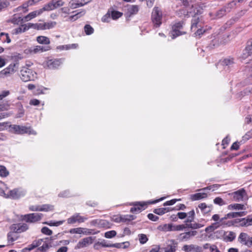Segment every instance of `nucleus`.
I'll list each match as a JSON object with an SVG mask.
<instances>
[{
    "mask_svg": "<svg viewBox=\"0 0 252 252\" xmlns=\"http://www.w3.org/2000/svg\"><path fill=\"white\" fill-rule=\"evenodd\" d=\"M20 78L24 82L33 81L37 78V74L32 69L24 66L20 71Z\"/></svg>",
    "mask_w": 252,
    "mask_h": 252,
    "instance_id": "1",
    "label": "nucleus"
},
{
    "mask_svg": "<svg viewBox=\"0 0 252 252\" xmlns=\"http://www.w3.org/2000/svg\"><path fill=\"white\" fill-rule=\"evenodd\" d=\"M9 128L11 132L16 134L29 133L31 134H36V132L32 129L31 127L13 125L10 126Z\"/></svg>",
    "mask_w": 252,
    "mask_h": 252,
    "instance_id": "2",
    "label": "nucleus"
},
{
    "mask_svg": "<svg viewBox=\"0 0 252 252\" xmlns=\"http://www.w3.org/2000/svg\"><path fill=\"white\" fill-rule=\"evenodd\" d=\"M18 68V63H10L7 67L0 72V77L4 78L10 76L14 74Z\"/></svg>",
    "mask_w": 252,
    "mask_h": 252,
    "instance_id": "3",
    "label": "nucleus"
},
{
    "mask_svg": "<svg viewBox=\"0 0 252 252\" xmlns=\"http://www.w3.org/2000/svg\"><path fill=\"white\" fill-rule=\"evenodd\" d=\"M153 22L156 27H158L161 23L162 12L158 7H154L152 13Z\"/></svg>",
    "mask_w": 252,
    "mask_h": 252,
    "instance_id": "4",
    "label": "nucleus"
},
{
    "mask_svg": "<svg viewBox=\"0 0 252 252\" xmlns=\"http://www.w3.org/2000/svg\"><path fill=\"white\" fill-rule=\"evenodd\" d=\"M39 245L35 252H47L50 246V240L48 238L39 239Z\"/></svg>",
    "mask_w": 252,
    "mask_h": 252,
    "instance_id": "5",
    "label": "nucleus"
},
{
    "mask_svg": "<svg viewBox=\"0 0 252 252\" xmlns=\"http://www.w3.org/2000/svg\"><path fill=\"white\" fill-rule=\"evenodd\" d=\"M50 49L49 46L43 47L42 46L37 45L31 47L26 49L25 50V53L27 54H35L38 53H42L43 52L47 51Z\"/></svg>",
    "mask_w": 252,
    "mask_h": 252,
    "instance_id": "6",
    "label": "nucleus"
},
{
    "mask_svg": "<svg viewBox=\"0 0 252 252\" xmlns=\"http://www.w3.org/2000/svg\"><path fill=\"white\" fill-rule=\"evenodd\" d=\"M182 28L183 23L180 22L176 23L173 26L172 30L170 33L172 39L186 33L185 32L181 31Z\"/></svg>",
    "mask_w": 252,
    "mask_h": 252,
    "instance_id": "7",
    "label": "nucleus"
},
{
    "mask_svg": "<svg viewBox=\"0 0 252 252\" xmlns=\"http://www.w3.org/2000/svg\"><path fill=\"white\" fill-rule=\"evenodd\" d=\"M233 199L235 201H243L248 199L246 190L244 189H240L232 193Z\"/></svg>",
    "mask_w": 252,
    "mask_h": 252,
    "instance_id": "8",
    "label": "nucleus"
},
{
    "mask_svg": "<svg viewBox=\"0 0 252 252\" xmlns=\"http://www.w3.org/2000/svg\"><path fill=\"white\" fill-rule=\"evenodd\" d=\"M53 209L54 206L50 204H43L42 205H32L29 207V210L31 211L48 212L52 211Z\"/></svg>",
    "mask_w": 252,
    "mask_h": 252,
    "instance_id": "9",
    "label": "nucleus"
},
{
    "mask_svg": "<svg viewBox=\"0 0 252 252\" xmlns=\"http://www.w3.org/2000/svg\"><path fill=\"white\" fill-rule=\"evenodd\" d=\"M43 214L41 213H32L24 215L23 219L27 222H35L40 220Z\"/></svg>",
    "mask_w": 252,
    "mask_h": 252,
    "instance_id": "10",
    "label": "nucleus"
},
{
    "mask_svg": "<svg viewBox=\"0 0 252 252\" xmlns=\"http://www.w3.org/2000/svg\"><path fill=\"white\" fill-rule=\"evenodd\" d=\"M25 191L20 189H15L9 191L6 196V198L9 197L12 199H18L21 196L25 195Z\"/></svg>",
    "mask_w": 252,
    "mask_h": 252,
    "instance_id": "11",
    "label": "nucleus"
},
{
    "mask_svg": "<svg viewBox=\"0 0 252 252\" xmlns=\"http://www.w3.org/2000/svg\"><path fill=\"white\" fill-rule=\"evenodd\" d=\"M87 220V218L81 216L79 213H76L67 220L68 224L82 223Z\"/></svg>",
    "mask_w": 252,
    "mask_h": 252,
    "instance_id": "12",
    "label": "nucleus"
},
{
    "mask_svg": "<svg viewBox=\"0 0 252 252\" xmlns=\"http://www.w3.org/2000/svg\"><path fill=\"white\" fill-rule=\"evenodd\" d=\"M63 60V59H51L45 63V65L49 69H55L58 68L62 63Z\"/></svg>",
    "mask_w": 252,
    "mask_h": 252,
    "instance_id": "13",
    "label": "nucleus"
},
{
    "mask_svg": "<svg viewBox=\"0 0 252 252\" xmlns=\"http://www.w3.org/2000/svg\"><path fill=\"white\" fill-rule=\"evenodd\" d=\"M94 238L88 237L80 240L76 246V249H81L87 247L93 243Z\"/></svg>",
    "mask_w": 252,
    "mask_h": 252,
    "instance_id": "14",
    "label": "nucleus"
},
{
    "mask_svg": "<svg viewBox=\"0 0 252 252\" xmlns=\"http://www.w3.org/2000/svg\"><path fill=\"white\" fill-rule=\"evenodd\" d=\"M242 58L243 59L252 60V40L248 42L247 46L243 51Z\"/></svg>",
    "mask_w": 252,
    "mask_h": 252,
    "instance_id": "15",
    "label": "nucleus"
},
{
    "mask_svg": "<svg viewBox=\"0 0 252 252\" xmlns=\"http://www.w3.org/2000/svg\"><path fill=\"white\" fill-rule=\"evenodd\" d=\"M147 203L145 202H135L133 203V207L130 209V212L132 213L137 214L145 209V206Z\"/></svg>",
    "mask_w": 252,
    "mask_h": 252,
    "instance_id": "16",
    "label": "nucleus"
},
{
    "mask_svg": "<svg viewBox=\"0 0 252 252\" xmlns=\"http://www.w3.org/2000/svg\"><path fill=\"white\" fill-rule=\"evenodd\" d=\"M197 232L196 231H190L181 233L178 237L181 241H187L189 240L192 237L196 235Z\"/></svg>",
    "mask_w": 252,
    "mask_h": 252,
    "instance_id": "17",
    "label": "nucleus"
},
{
    "mask_svg": "<svg viewBox=\"0 0 252 252\" xmlns=\"http://www.w3.org/2000/svg\"><path fill=\"white\" fill-rule=\"evenodd\" d=\"M134 219V217L131 215H126L124 217L114 215L111 217V220L116 222H120L121 221H126V220H130Z\"/></svg>",
    "mask_w": 252,
    "mask_h": 252,
    "instance_id": "18",
    "label": "nucleus"
},
{
    "mask_svg": "<svg viewBox=\"0 0 252 252\" xmlns=\"http://www.w3.org/2000/svg\"><path fill=\"white\" fill-rule=\"evenodd\" d=\"M182 250L185 252H202V248L194 245H186L182 248Z\"/></svg>",
    "mask_w": 252,
    "mask_h": 252,
    "instance_id": "19",
    "label": "nucleus"
},
{
    "mask_svg": "<svg viewBox=\"0 0 252 252\" xmlns=\"http://www.w3.org/2000/svg\"><path fill=\"white\" fill-rule=\"evenodd\" d=\"M250 237L246 233H241L238 237L239 242L245 246L248 247Z\"/></svg>",
    "mask_w": 252,
    "mask_h": 252,
    "instance_id": "20",
    "label": "nucleus"
},
{
    "mask_svg": "<svg viewBox=\"0 0 252 252\" xmlns=\"http://www.w3.org/2000/svg\"><path fill=\"white\" fill-rule=\"evenodd\" d=\"M13 228L16 233H22L28 229V226L26 223H19L14 224Z\"/></svg>",
    "mask_w": 252,
    "mask_h": 252,
    "instance_id": "21",
    "label": "nucleus"
},
{
    "mask_svg": "<svg viewBox=\"0 0 252 252\" xmlns=\"http://www.w3.org/2000/svg\"><path fill=\"white\" fill-rule=\"evenodd\" d=\"M246 213L245 212H232L227 214L225 217L224 218H222L220 220V221H223L224 220H225L227 218H236L238 217H242L245 216Z\"/></svg>",
    "mask_w": 252,
    "mask_h": 252,
    "instance_id": "22",
    "label": "nucleus"
},
{
    "mask_svg": "<svg viewBox=\"0 0 252 252\" xmlns=\"http://www.w3.org/2000/svg\"><path fill=\"white\" fill-rule=\"evenodd\" d=\"M42 14V11L40 9L36 10L30 13L28 15L25 16L24 18V22H27L31 19L36 17L37 16Z\"/></svg>",
    "mask_w": 252,
    "mask_h": 252,
    "instance_id": "23",
    "label": "nucleus"
},
{
    "mask_svg": "<svg viewBox=\"0 0 252 252\" xmlns=\"http://www.w3.org/2000/svg\"><path fill=\"white\" fill-rule=\"evenodd\" d=\"M97 223L99 226L105 228H109L111 227V224L106 220H95L92 221V223Z\"/></svg>",
    "mask_w": 252,
    "mask_h": 252,
    "instance_id": "24",
    "label": "nucleus"
},
{
    "mask_svg": "<svg viewBox=\"0 0 252 252\" xmlns=\"http://www.w3.org/2000/svg\"><path fill=\"white\" fill-rule=\"evenodd\" d=\"M207 197V194L205 192H198L190 195V199L195 201L205 198Z\"/></svg>",
    "mask_w": 252,
    "mask_h": 252,
    "instance_id": "25",
    "label": "nucleus"
},
{
    "mask_svg": "<svg viewBox=\"0 0 252 252\" xmlns=\"http://www.w3.org/2000/svg\"><path fill=\"white\" fill-rule=\"evenodd\" d=\"M172 223L169 224H162L158 225L157 227V229L160 231L168 232L172 231Z\"/></svg>",
    "mask_w": 252,
    "mask_h": 252,
    "instance_id": "26",
    "label": "nucleus"
},
{
    "mask_svg": "<svg viewBox=\"0 0 252 252\" xmlns=\"http://www.w3.org/2000/svg\"><path fill=\"white\" fill-rule=\"evenodd\" d=\"M87 3V2H82V0H72L70 1L69 4L71 8L74 9L77 7L83 6Z\"/></svg>",
    "mask_w": 252,
    "mask_h": 252,
    "instance_id": "27",
    "label": "nucleus"
},
{
    "mask_svg": "<svg viewBox=\"0 0 252 252\" xmlns=\"http://www.w3.org/2000/svg\"><path fill=\"white\" fill-rule=\"evenodd\" d=\"M39 241H37V240H34L32 242V243L28 245V247L24 248L22 250V252H29L34 249L37 248V246L39 245Z\"/></svg>",
    "mask_w": 252,
    "mask_h": 252,
    "instance_id": "28",
    "label": "nucleus"
},
{
    "mask_svg": "<svg viewBox=\"0 0 252 252\" xmlns=\"http://www.w3.org/2000/svg\"><path fill=\"white\" fill-rule=\"evenodd\" d=\"M198 208L201 210L203 214H207L212 210V206H208L205 203H202L199 204Z\"/></svg>",
    "mask_w": 252,
    "mask_h": 252,
    "instance_id": "29",
    "label": "nucleus"
},
{
    "mask_svg": "<svg viewBox=\"0 0 252 252\" xmlns=\"http://www.w3.org/2000/svg\"><path fill=\"white\" fill-rule=\"evenodd\" d=\"M56 9L53 2L52 0H51L50 2H49L48 3L45 4L43 8L40 9V10L42 11V13L44 11H49L51 10H53L54 9Z\"/></svg>",
    "mask_w": 252,
    "mask_h": 252,
    "instance_id": "30",
    "label": "nucleus"
},
{
    "mask_svg": "<svg viewBox=\"0 0 252 252\" xmlns=\"http://www.w3.org/2000/svg\"><path fill=\"white\" fill-rule=\"evenodd\" d=\"M78 47L77 44H71L63 45H60L57 47V49L59 50H67L71 49H75Z\"/></svg>",
    "mask_w": 252,
    "mask_h": 252,
    "instance_id": "31",
    "label": "nucleus"
},
{
    "mask_svg": "<svg viewBox=\"0 0 252 252\" xmlns=\"http://www.w3.org/2000/svg\"><path fill=\"white\" fill-rule=\"evenodd\" d=\"M36 41L41 44L48 45L50 43V39L45 36H38L36 37Z\"/></svg>",
    "mask_w": 252,
    "mask_h": 252,
    "instance_id": "32",
    "label": "nucleus"
},
{
    "mask_svg": "<svg viewBox=\"0 0 252 252\" xmlns=\"http://www.w3.org/2000/svg\"><path fill=\"white\" fill-rule=\"evenodd\" d=\"M9 22L14 24L18 25L22 22H24V18L18 16L16 15H14L13 17L9 20Z\"/></svg>",
    "mask_w": 252,
    "mask_h": 252,
    "instance_id": "33",
    "label": "nucleus"
},
{
    "mask_svg": "<svg viewBox=\"0 0 252 252\" xmlns=\"http://www.w3.org/2000/svg\"><path fill=\"white\" fill-rule=\"evenodd\" d=\"M7 237L8 245H12L13 242L17 239V237L14 232H9L7 234Z\"/></svg>",
    "mask_w": 252,
    "mask_h": 252,
    "instance_id": "34",
    "label": "nucleus"
},
{
    "mask_svg": "<svg viewBox=\"0 0 252 252\" xmlns=\"http://www.w3.org/2000/svg\"><path fill=\"white\" fill-rule=\"evenodd\" d=\"M139 10V8L137 5H131L127 8V14L129 16L136 14Z\"/></svg>",
    "mask_w": 252,
    "mask_h": 252,
    "instance_id": "35",
    "label": "nucleus"
},
{
    "mask_svg": "<svg viewBox=\"0 0 252 252\" xmlns=\"http://www.w3.org/2000/svg\"><path fill=\"white\" fill-rule=\"evenodd\" d=\"M7 190V187L4 183L0 181V195L6 197L7 193L6 191Z\"/></svg>",
    "mask_w": 252,
    "mask_h": 252,
    "instance_id": "36",
    "label": "nucleus"
},
{
    "mask_svg": "<svg viewBox=\"0 0 252 252\" xmlns=\"http://www.w3.org/2000/svg\"><path fill=\"white\" fill-rule=\"evenodd\" d=\"M228 208L229 209H234L238 210L246 209V207L244 205L237 203L229 205L228 206Z\"/></svg>",
    "mask_w": 252,
    "mask_h": 252,
    "instance_id": "37",
    "label": "nucleus"
},
{
    "mask_svg": "<svg viewBox=\"0 0 252 252\" xmlns=\"http://www.w3.org/2000/svg\"><path fill=\"white\" fill-rule=\"evenodd\" d=\"M235 233L232 231L227 232L225 234V239L227 241L231 242L235 238Z\"/></svg>",
    "mask_w": 252,
    "mask_h": 252,
    "instance_id": "38",
    "label": "nucleus"
},
{
    "mask_svg": "<svg viewBox=\"0 0 252 252\" xmlns=\"http://www.w3.org/2000/svg\"><path fill=\"white\" fill-rule=\"evenodd\" d=\"M9 174V171L3 165H0V176L1 177H6Z\"/></svg>",
    "mask_w": 252,
    "mask_h": 252,
    "instance_id": "39",
    "label": "nucleus"
},
{
    "mask_svg": "<svg viewBox=\"0 0 252 252\" xmlns=\"http://www.w3.org/2000/svg\"><path fill=\"white\" fill-rule=\"evenodd\" d=\"M172 231H182L187 228L185 224L174 225L172 224Z\"/></svg>",
    "mask_w": 252,
    "mask_h": 252,
    "instance_id": "40",
    "label": "nucleus"
},
{
    "mask_svg": "<svg viewBox=\"0 0 252 252\" xmlns=\"http://www.w3.org/2000/svg\"><path fill=\"white\" fill-rule=\"evenodd\" d=\"M182 3L187 8L188 13H191L192 11L191 10V8H193V6L192 4H190L189 2L187 0H182Z\"/></svg>",
    "mask_w": 252,
    "mask_h": 252,
    "instance_id": "41",
    "label": "nucleus"
},
{
    "mask_svg": "<svg viewBox=\"0 0 252 252\" xmlns=\"http://www.w3.org/2000/svg\"><path fill=\"white\" fill-rule=\"evenodd\" d=\"M84 231V228L77 227L74 228H71L69 230V233L71 234H83Z\"/></svg>",
    "mask_w": 252,
    "mask_h": 252,
    "instance_id": "42",
    "label": "nucleus"
},
{
    "mask_svg": "<svg viewBox=\"0 0 252 252\" xmlns=\"http://www.w3.org/2000/svg\"><path fill=\"white\" fill-rule=\"evenodd\" d=\"M46 24L44 23H39V24H33V29H37L38 30H46Z\"/></svg>",
    "mask_w": 252,
    "mask_h": 252,
    "instance_id": "43",
    "label": "nucleus"
},
{
    "mask_svg": "<svg viewBox=\"0 0 252 252\" xmlns=\"http://www.w3.org/2000/svg\"><path fill=\"white\" fill-rule=\"evenodd\" d=\"M10 4L7 0H0V11L6 8Z\"/></svg>",
    "mask_w": 252,
    "mask_h": 252,
    "instance_id": "44",
    "label": "nucleus"
},
{
    "mask_svg": "<svg viewBox=\"0 0 252 252\" xmlns=\"http://www.w3.org/2000/svg\"><path fill=\"white\" fill-rule=\"evenodd\" d=\"M65 220H60L57 221H50L49 222H45L44 223L46 224L49 226H58L61 224H62Z\"/></svg>",
    "mask_w": 252,
    "mask_h": 252,
    "instance_id": "45",
    "label": "nucleus"
},
{
    "mask_svg": "<svg viewBox=\"0 0 252 252\" xmlns=\"http://www.w3.org/2000/svg\"><path fill=\"white\" fill-rule=\"evenodd\" d=\"M138 238H139V242L141 244H144L146 243L148 240V239L147 236L144 234H139Z\"/></svg>",
    "mask_w": 252,
    "mask_h": 252,
    "instance_id": "46",
    "label": "nucleus"
},
{
    "mask_svg": "<svg viewBox=\"0 0 252 252\" xmlns=\"http://www.w3.org/2000/svg\"><path fill=\"white\" fill-rule=\"evenodd\" d=\"M84 31L86 34L90 35L94 32V29L89 25H86L84 27Z\"/></svg>",
    "mask_w": 252,
    "mask_h": 252,
    "instance_id": "47",
    "label": "nucleus"
},
{
    "mask_svg": "<svg viewBox=\"0 0 252 252\" xmlns=\"http://www.w3.org/2000/svg\"><path fill=\"white\" fill-rule=\"evenodd\" d=\"M117 234V232L115 230H111L106 232L104 234V236L106 238H112L115 237Z\"/></svg>",
    "mask_w": 252,
    "mask_h": 252,
    "instance_id": "48",
    "label": "nucleus"
},
{
    "mask_svg": "<svg viewBox=\"0 0 252 252\" xmlns=\"http://www.w3.org/2000/svg\"><path fill=\"white\" fill-rule=\"evenodd\" d=\"M32 23H28L26 24L21 25V27L22 28L23 32H24L27 31L29 30L30 29L32 28L33 29Z\"/></svg>",
    "mask_w": 252,
    "mask_h": 252,
    "instance_id": "49",
    "label": "nucleus"
},
{
    "mask_svg": "<svg viewBox=\"0 0 252 252\" xmlns=\"http://www.w3.org/2000/svg\"><path fill=\"white\" fill-rule=\"evenodd\" d=\"M111 15L113 19L116 20L121 17L122 13L117 11H112Z\"/></svg>",
    "mask_w": 252,
    "mask_h": 252,
    "instance_id": "50",
    "label": "nucleus"
},
{
    "mask_svg": "<svg viewBox=\"0 0 252 252\" xmlns=\"http://www.w3.org/2000/svg\"><path fill=\"white\" fill-rule=\"evenodd\" d=\"M56 8L61 7L63 5L64 2L63 0H52Z\"/></svg>",
    "mask_w": 252,
    "mask_h": 252,
    "instance_id": "51",
    "label": "nucleus"
},
{
    "mask_svg": "<svg viewBox=\"0 0 252 252\" xmlns=\"http://www.w3.org/2000/svg\"><path fill=\"white\" fill-rule=\"evenodd\" d=\"M176 250V246L175 245L173 244L171 245H168L166 248H165L164 252H175Z\"/></svg>",
    "mask_w": 252,
    "mask_h": 252,
    "instance_id": "52",
    "label": "nucleus"
},
{
    "mask_svg": "<svg viewBox=\"0 0 252 252\" xmlns=\"http://www.w3.org/2000/svg\"><path fill=\"white\" fill-rule=\"evenodd\" d=\"M234 63V60L232 58L225 59L222 62L223 65H230L233 64Z\"/></svg>",
    "mask_w": 252,
    "mask_h": 252,
    "instance_id": "53",
    "label": "nucleus"
},
{
    "mask_svg": "<svg viewBox=\"0 0 252 252\" xmlns=\"http://www.w3.org/2000/svg\"><path fill=\"white\" fill-rule=\"evenodd\" d=\"M202 226V225L197 223H190L189 224H188V227L191 229H197L201 228Z\"/></svg>",
    "mask_w": 252,
    "mask_h": 252,
    "instance_id": "54",
    "label": "nucleus"
},
{
    "mask_svg": "<svg viewBox=\"0 0 252 252\" xmlns=\"http://www.w3.org/2000/svg\"><path fill=\"white\" fill-rule=\"evenodd\" d=\"M214 203L218 204L220 206H222L225 204V203L222 199L219 197L215 198L214 200Z\"/></svg>",
    "mask_w": 252,
    "mask_h": 252,
    "instance_id": "55",
    "label": "nucleus"
},
{
    "mask_svg": "<svg viewBox=\"0 0 252 252\" xmlns=\"http://www.w3.org/2000/svg\"><path fill=\"white\" fill-rule=\"evenodd\" d=\"M45 24L46 30L53 28L57 25V23L55 21H50L45 23Z\"/></svg>",
    "mask_w": 252,
    "mask_h": 252,
    "instance_id": "56",
    "label": "nucleus"
},
{
    "mask_svg": "<svg viewBox=\"0 0 252 252\" xmlns=\"http://www.w3.org/2000/svg\"><path fill=\"white\" fill-rule=\"evenodd\" d=\"M41 232L42 233L48 235H51L52 234V231L45 226L41 229Z\"/></svg>",
    "mask_w": 252,
    "mask_h": 252,
    "instance_id": "57",
    "label": "nucleus"
},
{
    "mask_svg": "<svg viewBox=\"0 0 252 252\" xmlns=\"http://www.w3.org/2000/svg\"><path fill=\"white\" fill-rule=\"evenodd\" d=\"M61 11L63 13V16L66 17V16L69 13L70 9L68 7H63L61 9Z\"/></svg>",
    "mask_w": 252,
    "mask_h": 252,
    "instance_id": "58",
    "label": "nucleus"
},
{
    "mask_svg": "<svg viewBox=\"0 0 252 252\" xmlns=\"http://www.w3.org/2000/svg\"><path fill=\"white\" fill-rule=\"evenodd\" d=\"M165 212L166 209L163 208L156 209L154 211L155 213L159 215H162L164 214L165 213Z\"/></svg>",
    "mask_w": 252,
    "mask_h": 252,
    "instance_id": "59",
    "label": "nucleus"
},
{
    "mask_svg": "<svg viewBox=\"0 0 252 252\" xmlns=\"http://www.w3.org/2000/svg\"><path fill=\"white\" fill-rule=\"evenodd\" d=\"M83 231V234H86V235L95 234L97 233V232H94L92 229H87L86 228H84V231Z\"/></svg>",
    "mask_w": 252,
    "mask_h": 252,
    "instance_id": "60",
    "label": "nucleus"
},
{
    "mask_svg": "<svg viewBox=\"0 0 252 252\" xmlns=\"http://www.w3.org/2000/svg\"><path fill=\"white\" fill-rule=\"evenodd\" d=\"M148 218L149 220L153 221H157L158 219V217L153 214H149L148 215Z\"/></svg>",
    "mask_w": 252,
    "mask_h": 252,
    "instance_id": "61",
    "label": "nucleus"
},
{
    "mask_svg": "<svg viewBox=\"0 0 252 252\" xmlns=\"http://www.w3.org/2000/svg\"><path fill=\"white\" fill-rule=\"evenodd\" d=\"M9 106L7 103L0 104V111H5L9 109Z\"/></svg>",
    "mask_w": 252,
    "mask_h": 252,
    "instance_id": "62",
    "label": "nucleus"
},
{
    "mask_svg": "<svg viewBox=\"0 0 252 252\" xmlns=\"http://www.w3.org/2000/svg\"><path fill=\"white\" fill-rule=\"evenodd\" d=\"M22 32H23L22 31V28L21 26H20L19 27H18L16 29H14L12 31L13 34H19V33H21Z\"/></svg>",
    "mask_w": 252,
    "mask_h": 252,
    "instance_id": "63",
    "label": "nucleus"
},
{
    "mask_svg": "<svg viewBox=\"0 0 252 252\" xmlns=\"http://www.w3.org/2000/svg\"><path fill=\"white\" fill-rule=\"evenodd\" d=\"M246 71L247 72V75L250 80H252V67L250 68L247 67Z\"/></svg>",
    "mask_w": 252,
    "mask_h": 252,
    "instance_id": "64",
    "label": "nucleus"
}]
</instances>
